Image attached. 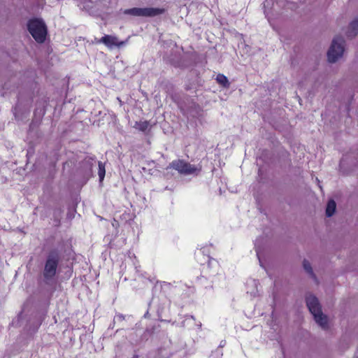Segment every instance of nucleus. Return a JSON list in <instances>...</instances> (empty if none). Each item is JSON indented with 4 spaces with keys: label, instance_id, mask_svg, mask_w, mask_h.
Instances as JSON below:
<instances>
[{
    "label": "nucleus",
    "instance_id": "9d476101",
    "mask_svg": "<svg viewBox=\"0 0 358 358\" xmlns=\"http://www.w3.org/2000/svg\"><path fill=\"white\" fill-rule=\"evenodd\" d=\"M358 34V20H353L348 27L347 35L348 37H355Z\"/></svg>",
    "mask_w": 358,
    "mask_h": 358
},
{
    "label": "nucleus",
    "instance_id": "ddd939ff",
    "mask_svg": "<svg viewBox=\"0 0 358 358\" xmlns=\"http://www.w3.org/2000/svg\"><path fill=\"white\" fill-rule=\"evenodd\" d=\"M303 266L304 270L308 273H309L311 276L315 277V275L313 273L311 265H310V262L308 261L304 260L303 262Z\"/></svg>",
    "mask_w": 358,
    "mask_h": 358
},
{
    "label": "nucleus",
    "instance_id": "423d86ee",
    "mask_svg": "<svg viewBox=\"0 0 358 358\" xmlns=\"http://www.w3.org/2000/svg\"><path fill=\"white\" fill-rule=\"evenodd\" d=\"M169 168L175 169L178 173L184 175L193 174L197 171L195 166L192 165L182 159L173 160L167 167V169Z\"/></svg>",
    "mask_w": 358,
    "mask_h": 358
},
{
    "label": "nucleus",
    "instance_id": "dca6fc26",
    "mask_svg": "<svg viewBox=\"0 0 358 358\" xmlns=\"http://www.w3.org/2000/svg\"><path fill=\"white\" fill-rule=\"evenodd\" d=\"M224 80H225V87H226L227 84H228V80H227V77H225Z\"/></svg>",
    "mask_w": 358,
    "mask_h": 358
},
{
    "label": "nucleus",
    "instance_id": "f8f14e48",
    "mask_svg": "<svg viewBox=\"0 0 358 358\" xmlns=\"http://www.w3.org/2000/svg\"><path fill=\"white\" fill-rule=\"evenodd\" d=\"M98 166H99L98 175L99 177V180H100V181H102L104 178L105 174H106L105 165L101 162H99Z\"/></svg>",
    "mask_w": 358,
    "mask_h": 358
},
{
    "label": "nucleus",
    "instance_id": "7ed1b4c3",
    "mask_svg": "<svg viewBox=\"0 0 358 358\" xmlns=\"http://www.w3.org/2000/svg\"><path fill=\"white\" fill-rule=\"evenodd\" d=\"M59 262V255L56 250L50 251L48 255L43 272L45 280L54 278Z\"/></svg>",
    "mask_w": 358,
    "mask_h": 358
},
{
    "label": "nucleus",
    "instance_id": "4468645a",
    "mask_svg": "<svg viewBox=\"0 0 358 358\" xmlns=\"http://www.w3.org/2000/svg\"><path fill=\"white\" fill-rule=\"evenodd\" d=\"M271 5H273V0H266L264 2V13L266 15L268 14V12L266 10V8L270 7Z\"/></svg>",
    "mask_w": 358,
    "mask_h": 358
},
{
    "label": "nucleus",
    "instance_id": "39448f33",
    "mask_svg": "<svg viewBox=\"0 0 358 358\" xmlns=\"http://www.w3.org/2000/svg\"><path fill=\"white\" fill-rule=\"evenodd\" d=\"M166 10L161 8H131L125 9L124 14L137 17H155L164 13Z\"/></svg>",
    "mask_w": 358,
    "mask_h": 358
},
{
    "label": "nucleus",
    "instance_id": "20e7f679",
    "mask_svg": "<svg viewBox=\"0 0 358 358\" xmlns=\"http://www.w3.org/2000/svg\"><path fill=\"white\" fill-rule=\"evenodd\" d=\"M345 41L341 36H336L327 52L328 60L331 63L338 61L343 55Z\"/></svg>",
    "mask_w": 358,
    "mask_h": 358
},
{
    "label": "nucleus",
    "instance_id": "f03ea898",
    "mask_svg": "<svg viewBox=\"0 0 358 358\" xmlns=\"http://www.w3.org/2000/svg\"><path fill=\"white\" fill-rule=\"evenodd\" d=\"M27 29L37 43H44L48 30L45 24L41 19H30L27 22Z\"/></svg>",
    "mask_w": 358,
    "mask_h": 358
},
{
    "label": "nucleus",
    "instance_id": "0eeeda50",
    "mask_svg": "<svg viewBox=\"0 0 358 358\" xmlns=\"http://www.w3.org/2000/svg\"><path fill=\"white\" fill-rule=\"evenodd\" d=\"M194 258L200 265H205L207 263L208 264L210 261L209 248L203 247L200 249H197L194 252Z\"/></svg>",
    "mask_w": 358,
    "mask_h": 358
},
{
    "label": "nucleus",
    "instance_id": "f257e3e1",
    "mask_svg": "<svg viewBox=\"0 0 358 358\" xmlns=\"http://www.w3.org/2000/svg\"><path fill=\"white\" fill-rule=\"evenodd\" d=\"M306 305L313 315L316 323L323 329L328 328V318L323 314L317 298L312 294H308L306 297Z\"/></svg>",
    "mask_w": 358,
    "mask_h": 358
},
{
    "label": "nucleus",
    "instance_id": "f3484780",
    "mask_svg": "<svg viewBox=\"0 0 358 358\" xmlns=\"http://www.w3.org/2000/svg\"><path fill=\"white\" fill-rule=\"evenodd\" d=\"M190 89H191V87H190L189 86H188V85H187V86L185 87V90H190Z\"/></svg>",
    "mask_w": 358,
    "mask_h": 358
},
{
    "label": "nucleus",
    "instance_id": "9b49d317",
    "mask_svg": "<svg viewBox=\"0 0 358 358\" xmlns=\"http://www.w3.org/2000/svg\"><path fill=\"white\" fill-rule=\"evenodd\" d=\"M336 208V202L331 199L328 201L326 208V215L327 217H331L334 215L335 213Z\"/></svg>",
    "mask_w": 358,
    "mask_h": 358
},
{
    "label": "nucleus",
    "instance_id": "6e6552de",
    "mask_svg": "<svg viewBox=\"0 0 358 358\" xmlns=\"http://www.w3.org/2000/svg\"><path fill=\"white\" fill-rule=\"evenodd\" d=\"M97 43H103L107 47H112V46H116V47H121L124 45V41H118V39L116 36H111V35H105L104 36L101 37L100 39L96 41Z\"/></svg>",
    "mask_w": 358,
    "mask_h": 358
},
{
    "label": "nucleus",
    "instance_id": "2eb2a0df",
    "mask_svg": "<svg viewBox=\"0 0 358 358\" xmlns=\"http://www.w3.org/2000/svg\"><path fill=\"white\" fill-rule=\"evenodd\" d=\"M216 80L219 83L224 85V74H218Z\"/></svg>",
    "mask_w": 358,
    "mask_h": 358
},
{
    "label": "nucleus",
    "instance_id": "a211bd4d",
    "mask_svg": "<svg viewBox=\"0 0 358 358\" xmlns=\"http://www.w3.org/2000/svg\"><path fill=\"white\" fill-rule=\"evenodd\" d=\"M357 358H358V356H357Z\"/></svg>",
    "mask_w": 358,
    "mask_h": 358
},
{
    "label": "nucleus",
    "instance_id": "1a4fd4ad",
    "mask_svg": "<svg viewBox=\"0 0 358 358\" xmlns=\"http://www.w3.org/2000/svg\"><path fill=\"white\" fill-rule=\"evenodd\" d=\"M151 127L152 126L148 120L137 121L134 125V128L142 132H145L148 129L150 130Z\"/></svg>",
    "mask_w": 358,
    "mask_h": 358
}]
</instances>
